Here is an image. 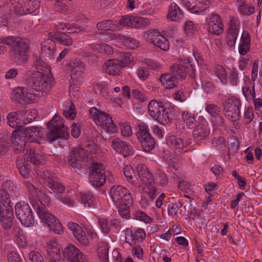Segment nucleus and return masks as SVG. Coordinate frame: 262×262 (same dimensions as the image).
Listing matches in <instances>:
<instances>
[{"mask_svg": "<svg viewBox=\"0 0 262 262\" xmlns=\"http://www.w3.org/2000/svg\"><path fill=\"white\" fill-rule=\"evenodd\" d=\"M132 204H128L127 203H122L120 205H115L118 210L119 214L125 219H129L130 217L129 206Z\"/></svg>", "mask_w": 262, "mask_h": 262, "instance_id": "45", "label": "nucleus"}, {"mask_svg": "<svg viewBox=\"0 0 262 262\" xmlns=\"http://www.w3.org/2000/svg\"><path fill=\"white\" fill-rule=\"evenodd\" d=\"M167 17L172 21H179L183 17V13L179 7L173 3L169 6Z\"/></svg>", "mask_w": 262, "mask_h": 262, "instance_id": "32", "label": "nucleus"}, {"mask_svg": "<svg viewBox=\"0 0 262 262\" xmlns=\"http://www.w3.org/2000/svg\"><path fill=\"white\" fill-rule=\"evenodd\" d=\"M142 65L144 68H147L152 70H157L159 68L157 62L148 58L144 59L142 62Z\"/></svg>", "mask_w": 262, "mask_h": 262, "instance_id": "57", "label": "nucleus"}, {"mask_svg": "<svg viewBox=\"0 0 262 262\" xmlns=\"http://www.w3.org/2000/svg\"><path fill=\"white\" fill-rule=\"evenodd\" d=\"M191 58L183 56L181 58L180 63L174 64L171 68V74L178 79H184L190 72V76L194 77V70L190 63Z\"/></svg>", "mask_w": 262, "mask_h": 262, "instance_id": "10", "label": "nucleus"}, {"mask_svg": "<svg viewBox=\"0 0 262 262\" xmlns=\"http://www.w3.org/2000/svg\"><path fill=\"white\" fill-rule=\"evenodd\" d=\"M48 255L50 258L59 259L61 258L60 245L55 240H50L46 243Z\"/></svg>", "mask_w": 262, "mask_h": 262, "instance_id": "29", "label": "nucleus"}, {"mask_svg": "<svg viewBox=\"0 0 262 262\" xmlns=\"http://www.w3.org/2000/svg\"><path fill=\"white\" fill-rule=\"evenodd\" d=\"M41 54L49 58H53L55 54L56 43L54 40L48 39L41 43Z\"/></svg>", "mask_w": 262, "mask_h": 262, "instance_id": "26", "label": "nucleus"}, {"mask_svg": "<svg viewBox=\"0 0 262 262\" xmlns=\"http://www.w3.org/2000/svg\"><path fill=\"white\" fill-rule=\"evenodd\" d=\"M40 127L30 126L25 129L26 136L28 137L31 142H38L39 141V137L40 136Z\"/></svg>", "mask_w": 262, "mask_h": 262, "instance_id": "34", "label": "nucleus"}, {"mask_svg": "<svg viewBox=\"0 0 262 262\" xmlns=\"http://www.w3.org/2000/svg\"><path fill=\"white\" fill-rule=\"evenodd\" d=\"M81 200L84 206L88 208H97V202L91 193L82 194Z\"/></svg>", "mask_w": 262, "mask_h": 262, "instance_id": "35", "label": "nucleus"}, {"mask_svg": "<svg viewBox=\"0 0 262 262\" xmlns=\"http://www.w3.org/2000/svg\"><path fill=\"white\" fill-rule=\"evenodd\" d=\"M124 233L125 242L131 246L135 245L137 242H142L146 236L144 229L140 228L134 229L127 228Z\"/></svg>", "mask_w": 262, "mask_h": 262, "instance_id": "16", "label": "nucleus"}, {"mask_svg": "<svg viewBox=\"0 0 262 262\" xmlns=\"http://www.w3.org/2000/svg\"><path fill=\"white\" fill-rule=\"evenodd\" d=\"M176 117V110L173 107L165 106L162 110L161 113L158 115L156 118L159 123L165 125L175 119Z\"/></svg>", "mask_w": 262, "mask_h": 262, "instance_id": "23", "label": "nucleus"}, {"mask_svg": "<svg viewBox=\"0 0 262 262\" xmlns=\"http://www.w3.org/2000/svg\"><path fill=\"white\" fill-rule=\"evenodd\" d=\"M91 159L92 156L82 147L73 149L67 157L68 164L76 170H79L83 166L88 165Z\"/></svg>", "mask_w": 262, "mask_h": 262, "instance_id": "7", "label": "nucleus"}, {"mask_svg": "<svg viewBox=\"0 0 262 262\" xmlns=\"http://www.w3.org/2000/svg\"><path fill=\"white\" fill-rule=\"evenodd\" d=\"M251 36L249 33L244 30L242 34L238 45V53L241 56H245L250 51Z\"/></svg>", "mask_w": 262, "mask_h": 262, "instance_id": "25", "label": "nucleus"}, {"mask_svg": "<svg viewBox=\"0 0 262 262\" xmlns=\"http://www.w3.org/2000/svg\"><path fill=\"white\" fill-rule=\"evenodd\" d=\"M136 136L145 151L149 152L154 148L156 141L150 133L147 125H139Z\"/></svg>", "mask_w": 262, "mask_h": 262, "instance_id": "11", "label": "nucleus"}, {"mask_svg": "<svg viewBox=\"0 0 262 262\" xmlns=\"http://www.w3.org/2000/svg\"><path fill=\"white\" fill-rule=\"evenodd\" d=\"M26 186L29 194L30 204L41 221L47 225L50 231L55 234H62V225L57 217L47 210V207L50 203V198L29 182H26Z\"/></svg>", "mask_w": 262, "mask_h": 262, "instance_id": "1", "label": "nucleus"}, {"mask_svg": "<svg viewBox=\"0 0 262 262\" xmlns=\"http://www.w3.org/2000/svg\"><path fill=\"white\" fill-rule=\"evenodd\" d=\"M48 132L47 140L52 143L59 138H67V128L64 126L60 116L54 115L47 124Z\"/></svg>", "mask_w": 262, "mask_h": 262, "instance_id": "4", "label": "nucleus"}, {"mask_svg": "<svg viewBox=\"0 0 262 262\" xmlns=\"http://www.w3.org/2000/svg\"><path fill=\"white\" fill-rule=\"evenodd\" d=\"M87 166H89V179L90 184L96 188L102 187L106 181L104 165L91 159Z\"/></svg>", "mask_w": 262, "mask_h": 262, "instance_id": "6", "label": "nucleus"}, {"mask_svg": "<svg viewBox=\"0 0 262 262\" xmlns=\"http://www.w3.org/2000/svg\"><path fill=\"white\" fill-rule=\"evenodd\" d=\"M156 181L160 185L164 187L167 185L168 179L165 173L160 171L156 174Z\"/></svg>", "mask_w": 262, "mask_h": 262, "instance_id": "55", "label": "nucleus"}, {"mask_svg": "<svg viewBox=\"0 0 262 262\" xmlns=\"http://www.w3.org/2000/svg\"><path fill=\"white\" fill-rule=\"evenodd\" d=\"M55 39L57 41L64 46H70L73 43L72 37L63 32H58L55 33Z\"/></svg>", "mask_w": 262, "mask_h": 262, "instance_id": "39", "label": "nucleus"}, {"mask_svg": "<svg viewBox=\"0 0 262 262\" xmlns=\"http://www.w3.org/2000/svg\"><path fill=\"white\" fill-rule=\"evenodd\" d=\"M33 67L37 70L42 73H50V67L46 62L43 61L40 57L36 56Z\"/></svg>", "mask_w": 262, "mask_h": 262, "instance_id": "38", "label": "nucleus"}, {"mask_svg": "<svg viewBox=\"0 0 262 262\" xmlns=\"http://www.w3.org/2000/svg\"><path fill=\"white\" fill-rule=\"evenodd\" d=\"M124 174L127 181L133 186H136L137 182L135 180L137 178L135 171L130 165H125L123 169Z\"/></svg>", "mask_w": 262, "mask_h": 262, "instance_id": "37", "label": "nucleus"}, {"mask_svg": "<svg viewBox=\"0 0 262 262\" xmlns=\"http://www.w3.org/2000/svg\"><path fill=\"white\" fill-rule=\"evenodd\" d=\"M138 176L141 181L146 185H150L154 181L152 173L147 166L144 164H139L137 167Z\"/></svg>", "mask_w": 262, "mask_h": 262, "instance_id": "24", "label": "nucleus"}, {"mask_svg": "<svg viewBox=\"0 0 262 262\" xmlns=\"http://www.w3.org/2000/svg\"><path fill=\"white\" fill-rule=\"evenodd\" d=\"M165 105L161 101L151 100L148 104V109L150 116L156 120Z\"/></svg>", "mask_w": 262, "mask_h": 262, "instance_id": "31", "label": "nucleus"}, {"mask_svg": "<svg viewBox=\"0 0 262 262\" xmlns=\"http://www.w3.org/2000/svg\"><path fill=\"white\" fill-rule=\"evenodd\" d=\"M26 89L24 88L18 87L13 91L12 99L19 103H25L26 101Z\"/></svg>", "mask_w": 262, "mask_h": 262, "instance_id": "42", "label": "nucleus"}, {"mask_svg": "<svg viewBox=\"0 0 262 262\" xmlns=\"http://www.w3.org/2000/svg\"><path fill=\"white\" fill-rule=\"evenodd\" d=\"M0 43L11 47L9 57L12 61L18 64L28 62L29 45L24 39L14 36H0Z\"/></svg>", "mask_w": 262, "mask_h": 262, "instance_id": "2", "label": "nucleus"}, {"mask_svg": "<svg viewBox=\"0 0 262 262\" xmlns=\"http://www.w3.org/2000/svg\"><path fill=\"white\" fill-rule=\"evenodd\" d=\"M119 24L124 26L132 28L144 29L150 25V20L148 18L125 15L119 20Z\"/></svg>", "mask_w": 262, "mask_h": 262, "instance_id": "13", "label": "nucleus"}, {"mask_svg": "<svg viewBox=\"0 0 262 262\" xmlns=\"http://www.w3.org/2000/svg\"><path fill=\"white\" fill-rule=\"evenodd\" d=\"M68 228L72 232L75 238L82 245H88L89 241L82 228L77 223L70 222L68 224Z\"/></svg>", "mask_w": 262, "mask_h": 262, "instance_id": "21", "label": "nucleus"}, {"mask_svg": "<svg viewBox=\"0 0 262 262\" xmlns=\"http://www.w3.org/2000/svg\"><path fill=\"white\" fill-rule=\"evenodd\" d=\"M40 156L39 154L35 153V150L32 148L27 149V153L25 156L24 160L25 162L28 164V162L37 165L40 163L39 158Z\"/></svg>", "mask_w": 262, "mask_h": 262, "instance_id": "41", "label": "nucleus"}, {"mask_svg": "<svg viewBox=\"0 0 262 262\" xmlns=\"http://www.w3.org/2000/svg\"><path fill=\"white\" fill-rule=\"evenodd\" d=\"M132 254L134 258H137L140 260L143 259L144 255L143 249L140 246H134L132 249Z\"/></svg>", "mask_w": 262, "mask_h": 262, "instance_id": "56", "label": "nucleus"}, {"mask_svg": "<svg viewBox=\"0 0 262 262\" xmlns=\"http://www.w3.org/2000/svg\"><path fill=\"white\" fill-rule=\"evenodd\" d=\"M210 130L208 127L203 124L199 123L193 130V138L195 144L201 145L205 143L208 140Z\"/></svg>", "mask_w": 262, "mask_h": 262, "instance_id": "17", "label": "nucleus"}, {"mask_svg": "<svg viewBox=\"0 0 262 262\" xmlns=\"http://www.w3.org/2000/svg\"><path fill=\"white\" fill-rule=\"evenodd\" d=\"M63 115L68 119H73L76 116L75 107L73 103L66 107L63 110Z\"/></svg>", "mask_w": 262, "mask_h": 262, "instance_id": "53", "label": "nucleus"}, {"mask_svg": "<svg viewBox=\"0 0 262 262\" xmlns=\"http://www.w3.org/2000/svg\"><path fill=\"white\" fill-rule=\"evenodd\" d=\"M206 25L208 31L211 34L219 35L223 32V24L220 16L217 14H209L206 17Z\"/></svg>", "mask_w": 262, "mask_h": 262, "instance_id": "15", "label": "nucleus"}, {"mask_svg": "<svg viewBox=\"0 0 262 262\" xmlns=\"http://www.w3.org/2000/svg\"><path fill=\"white\" fill-rule=\"evenodd\" d=\"M161 35L159 31L150 29L144 32L143 37L146 41L154 45L155 44L156 40L158 39Z\"/></svg>", "mask_w": 262, "mask_h": 262, "instance_id": "40", "label": "nucleus"}, {"mask_svg": "<svg viewBox=\"0 0 262 262\" xmlns=\"http://www.w3.org/2000/svg\"><path fill=\"white\" fill-rule=\"evenodd\" d=\"M14 219L13 208L3 206L0 207V222L2 227L7 229L13 225Z\"/></svg>", "mask_w": 262, "mask_h": 262, "instance_id": "18", "label": "nucleus"}, {"mask_svg": "<svg viewBox=\"0 0 262 262\" xmlns=\"http://www.w3.org/2000/svg\"><path fill=\"white\" fill-rule=\"evenodd\" d=\"M11 134V141L14 151L16 154L24 151L26 148L28 137L16 133L15 130H14Z\"/></svg>", "mask_w": 262, "mask_h": 262, "instance_id": "20", "label": "nucleus"}, {"mask_svg": "<svg viewBox=\"0 0 262 262\" xmlns=\"http://www.w3.org/2000/svg\"><path fill=\"white\" fill-rule=\"evenodd\" d=\"M254 118L253 110L251 107H248L244 113L243 120L247 124L250 123Z\"/></svg>", "mask_w": 262, "mask_h": 262, "instance_id": "62", "label": "nucleus"}, {"mask_svg": "<svg viewBox=\"0 0 262 262\" xmlns=\"http://www.w3.org/2000/svg\"><path fill=\"white\" fill-rule=\"evenodd\" d=\"M121 62L118 59H113L106 61L104 64V68L106 73L117 75H119L121 70L123 68L120 64Z\"/></svg>", "mask_w": 262, "mask_h": 262, "instance_id": "28", "label": "nucleus"}, {"mask_svg": "<svg viewBox=\"0 0 262 262\" xmlns=\"http://www.w3.org/2000/svg\"><path fill=\"white\" fill-rule=\"evenodd\" d=\"M206 110L212 117L217 115L220 112L219 107L214 104L207 105Z\"/></svg>", "mask_w": 262, "mask_h": 262, "instance_id": "64", "label": "nucleus"}, {"mask_svg": "<svg viewBox=\"0 0 262 262\" xmlns=\"http://www.w3.org/2000/svg\"><path fill=\"white\" fill-rule=\"evenodd\" d=\"M64 27L67 28V31H68L69 33L85 31V29L83 27L76 25L66 24H64Z\"/></svg>", "mask_w": 262, "mask_h": 262, "instance_id": "61", "label": "nucleus"}, {"mask_svg": "<svg viewBox=\"0 0 262 262\" xmlns=\"http://www.w3.org/2000/svg\"><path fill=\"white\" fill-rule=\"evenodd\" d=\"M195 27L192 21H187L184 26V30L188 35H191L194 32Z\"/></svg>", "mask_w": 262, "mask_h": 262, "instance_id": "63", "label": "nucleus"}, {"mask_svg": "<svg viewBox=\"0 0 262 262\" xmlns=\"http://www.w3.org/2000/svg\"><path fill=\"white\" fill-rule=\"evenodd\" d=\"M183 204L181 202H179L176 203H171L168 205V212L169 215H176L180 208L182 206Z\"/></svg>", "mask_w": 262, "mask_h": 262, "instance_id": "58", "label": "nucleus"}, {"mask_svg": "<svg viewBox=\"0 0 262 262\" xmlns=\"http://www.w3.org/2000/svg\"><path fill=\"white\" fill-rule=\"evenodd\" d=\"M154 45L164 51H167L169 48L168 40L162 35L159 37L158 39L156 40V42Z\"/></svg>", "mask_w": 262, "mask_h": 262, "instance_id": "50", "label": "nucleus"}, {"mask_svg": "<svg viewBox=\"0 0 262 262\" xmlns=\"http://www.w3.org/2000/svg\"><path fill=\"white\" fill-rule=\"evenodd\" d=\"M110 195L114 205H120L124 203H133V199L129 190L122 185L113 186L110 189Z\"/></svg>", "mask_w": 262, "mask_h": 262, "instance_id": "9", "label": "nucleus"}, {"mask_svg": "<svg viewBox=\"0 0 262 262\" xmlns=\"http://www.w3.org/2000/svg\"><path fill=\"white\" fill-rule=\"evenodd\" d=\"M237 5L238 11L241 14L250 15L254 12V9L253 7L247 6V5H245V3L243 4H239Z\"/></svg>", "mask_w": 262, "mask_h": 262, "instance_id": "54", "label": "nucleus"}, {"mask_svg": "<svg viewBox=\"0 0 262 262\" xmlns=\"http://www.w3.org/2000/svg\"><path fill=\"white\" fill-rule=\"evenodd\" d=\"M239 81L238 72L235 68L233 67L230 69L229 82L232 86H237Z\"/></svg>", "mask_w": 262, "mask_h": 262, "instance_id": "49", "label": "nucleus"}, {"mask_svg": "<svg viewBox=\"0 0 262 262\" xmlns=\"http://www.w3.org/2000/svg\"><path fill=\"white\" fill-rule=\"evenodd\" d=\"M111 146L117 153L122 155L124 158L127 157L133 154V148L131 145L116 138L112 140Z\"/></svg>", "mask_w": 262, "mask_h": 262, "instance_id": "19", "label": "nucleus"}, {"mask_svg": "<svg viewBox=\"0 0 262 262\" xmlns=\"http://www.w3.org/2000/svg\"><path fill=\"white\" fill-rule=\"evenodd\" d=\"M238 34V31H235V30L234 29L228 30L227 34L226 37V41L227 44L230 47H232L235 45Z\"/></svg>", "mask_w": 262, "mask_h": 262, "instance_id": "47", "label": "nucleus"}, {"mask_svg": "<svg viewBox=\"0 0 262 262\" xmlns=\"http://www.w3.org/2000/svg\"><path fill=\"white\" fill-rule=\"evenodd\" d=\"M182 118L188 128H192L196 125L197 121L194 114L187 112L182 113Z\"/></svg>", "mask_w": 262, "mask_h": 262, "instance_id": "43", "label": "nucleus"}, {"mask_svg": "<svg viewBox=\"0 0 262 262\" xmlns=\"http://www.w3.org/2000/svg\"><path fill=\"white\" fill-rule=\"evenodd\" d=\"M62 255L70 262H88L87 256L72 244H69L62 249Z\"/></svg>", "mask_w": 262, "mask_h": 262, "instance_id": "14", "label": "nucleus"}, {"mask_svg": "<svg viewBox=\"0 0 262 262\" xmlns=\"http://www.w3.org/2000/svg\"><path fill=\"white\" fill-rule=\"evenodd\" d=\"M23 113L24 112L20 111L9 113L7 117L9 125L13 128H21L24 126L25 122H22L19 118Z\"/></svg>", "mask_w": 262, "mask_h": 262, "instance_id": "27", "label": "nucleus"}, {"mask_svg": "<svg viewBox=\"0 0 262 262\" xmlns=\"http://www.w3.org/2000/svg\"><path fill=\"white\" fill-rule=\"evenodd\" d=\"M24 113L21 114V116L23 118L22 122H25V124H27L33 121L35 119V113L32 110L22 111Z\"/></svg>", "mask_w": 262, "mask_h": 262, "instance_id": "52", "label": "nucleus"}, {"mask_svg": "<svg viewBox=\"0 0 262 262\" xmlns=\"http://www.w3.org/2000/svg\"><path fill=\"white\" fill-rule=\"evenodd\" d=\"M97 28L100 30H114L116 29V25L112 20H106L98 23Z\"/></svg>", "mask_w": 262, "mask_h": 262, "instance_id": "46", "label": "nucleus"}, {"mask_svg": "<svg viewBox=\"0 0 262 262\" xmlns=\"http://www.w3.org/2000/svg\"><path fill=\"white\" fill-rule=\"evenodd\" d=\"M210 0H200L198 2L192 13L205 15L209 11Z\"/></svg>", "mask_w": 262, "mask_h": 262, "instance_id": "36", "label": "nucleus"}, {"mask_svg": "<svg viewBox=\"0 0 262 262\" xmlns=\"http://www.w3.org/2000/svg\"><path fill=\"white\" fill-rule=\"evenodd\" d=\"M29 258L32 262H45L42 256L38 251H31L29 254Z\"/></svg>", "mask_w": 262, "mask_h": 262, "instance_id": "59", "label": "nucleus"}, {"mask_svg": "<svg viewBox=\"0 0 262 262\" xmlns=\"http://www.w3.org/2000/svg\"><path fill=\"white\" fill-rule=\"evenodd\" d=\"M132 93L133 97L141 102H145L147 99V96L146 94L138 89H133Z\"/></svg>", "mask_w": 262, "mask_h": 262, "instance_id": "51", "label": "nucleus"}, {"mask_svg": "<svg viewBox=\"0 0 262 262\" xmlns=\"http://www.w3.org/2000/svg\"><path fill=\"white\" fill-rule=\"evenodd\" d=\"M25 75L26 85L37 92L47 93L55 85V80L51 73L28 71Z\"/></svg>", "mask_w": 262, "mask_h": 262, "instance_id": "3", "label": "nucleus"}, {"mask_svg": "<svg viewBox=\"0 0 262 262\" xmlns=\"http://www.w3.org/2000/svg\"><path fill=\"white\" fill-rule=\"evenodd\" d=\"M178 79L173 77L171 74H163L160 81L166 89H172L178 84Z\"/></svg>", "mask_w": 262, "mask_h": 262, "instance_id": "33", "label": "nucleus"}, {"mask_svg": "<svg viewBox=\"0 0 262 262\" xmlns=\"http://www.w3.org/2000/svg\"><path fill=\"white\" fill-rule=\"evenodd\" d=\"M15 212L16 217L26 227L32 226L34 223L33 212L29 205L16 203L15 206Z\"/></svg>", "mask_w": 262, "mask_h": 262, "instance_id": "12", "label": "nucleus"}, {"mask_svg": "<svg viewBox=\"0 0 262 262\" xmlns=\"http://www.w3.org/2000/svg\"><path fill=\"white\" fill-rule=\"evenodd\" d=\"M133 215L134 218L137 220L143 222L145 223L149 224L153 222V219L142 210H138L136 211L134 213Z\"/></svg>", "mask_w": 262, "mask_h": 262, "instance_id": "48", "label": "nucleus"}, {"mask_svg": "<svg viewBox=\"0 0 262 262\" xmlns=\"http://www.w3.org/2000/svg\"><path fill=\"white\" fill-rule=\"evenodd\" d=\"M43 183L54 192L61 193L64 191L62 184L53 180L52 175L49 171H45L42 175Z\"/></svg>", "mask_w": 262, "mask_h": 262, "instance_id": "22", "label": "nucleus"}, {"mask_svg": "<svg viewBox=\"0 0 262 262\" xmlns=\"http://www.w3.org/2000/svg\"><path fill=\"white\" fill-rule=\"evenodd\" d=\"M223 111L225 117L230 120L237 121L241 118V100L235 97L225 100L222 103Z\"/></svg>", "mask_w": 262, "mask_h": 262, "instance_id": "8", "label": "nucleus"}, {"mask_svg": "<svg viewBox=\"0 0 262 262\" xmlns=\"http://www.w3.org/2000/svg\"><path fill=\"white\" fill-rule=\"evenodd\" d=\"M166 143L176 153H180L184 148L185 145L181 138L170 136L166 140Z\"/></svg>", "mask_w": 262, "mask_h": 262, "instance_id": "30", "label": "nucleus"}, {"mask_svg": "<svg viewBox=\"0 0 262 262\" xmlns=\"http://www.w3.org/2000/svg\"><path fill=\"white\" fill-rule=\"evenodd\" d=\"M215 74L223 85H226L228 82L227 74L223 66L217 64L215 67Z\"/></svg>", "mask_w": 262, "mask_h": 262, "instance_id": "44", "label": "nucleus"}, {"mask_svg": "<svg viewBox=\"0 0 262 262\" xmlns=\"http://www.w3.org/2000/svg\"><path fill=\"white\" fill-rule=\"evenodd\" d=\"M89 113L95 123L104 130L111 134L116 132V125L110 114L95 107L91 108Z\"/></svg>", "mask_w": 262, "mask_h": 262, "instance_id": "5", "label": "nucleus"}, {"mask_svg": "<svg viewBox=\"0 0 262 262\" xmlns=\"http://www.w3.org/2000/svg\"><path fill=\"white\" fill-rule=\"evenodd\" d=\"M98 225L103 233H107L110 231L111 228L109 225V222L106 219L103 218L99 219Z\"/></svg>", "mask_w": 262, "mask_h": 262, "instance_id": "60", "label": "nucleus"}]
</instances>
